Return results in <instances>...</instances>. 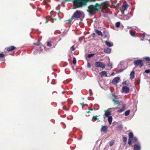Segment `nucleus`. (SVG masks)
Returning <instances> with one entry per match:
<instances>
[{"label": "nucleus", "mask_w": 150, "mask_h": 150, "mask_svg": "<svg viewBox=\"0 0 150 150\" xmlns=\"http://www.w3.org/2000/svg\"><path fill=\"white\" fill-rule=\"evenodd\" d=\"M86 113H90V111H86Z\"/></svg>", "instance_id": "de8ad7c7"}, {"label": "nucleus", "mask_w": 150, "mask_h": 150, "mask_svg": "<svg viewBox=\"0 0 150 150\" xmlns=\"http://www.w3.org/2000/svg\"><path fill=\"white\" fill-rule=\"evenodd\" d=\"M132 140L134 142H137L138 141V139L136 137H134L132 138Z\"/></svg>", "instance_id": "393cba45"}, {"label": "nucleus", "mask_w": 150, "mask_h": 150, "mask_svg": "<svg viewBox=\"0 0 150 150\" xmlns=\"http://www.w3.org/2000/svg\"><path fill=\"white\" fill-rule=\"evenodd\" d=\"M140 82H138L137 83V85H139V84Z\"/></svg>", "instance_id": "8fccbe9b"}, {"label": "nucleus", "mask_w": 150, "mask_h": 150, "mask_svg": "<svg viewBox=\"0 0 150 150\" xmlns=\"http://www.w3.org/2000/svg\"><path fill=\"white\" fill-rule=\"evenodd\" d=\"M108 120L110 125L111 124L112 122V118L111 116H110L108 117Z\"/></svg>", "instance_id": "aec40b11"}, {"label": "nucleus", "mask_w": 150, "mask_h": 150, "mask_svg": "<svg viewBox=\"0 0 150 150\" xmlns=\"http://www.w3.org/2000/svg\"><path fill=\"white\" fill-rule=\"evenodd\" d=\"M130 78L131 80L133 79L134 77V71H132L130 75Z\"/></svg>", "instance_id": "f3484780"}, {"label": "nucleus", "mask_w": 150, "mask_h": 150, "mask_svg": "<svg viewBox=\"0 0 150 150\" xmlns=\"http://www.w3.org/2000/svg\"><path fill=\"white\" fill-rule=\"evenodd\" d=\"M94 55H95L94 54H89L88 55V58H91V57H92Z\"/></svg>", "instance_id": "c85d7f7f"}, {"label": "nucleus", "mask_w": 150, "mask_h": 150, "mask_svg": "<svg viewBox=\"0 0 150 150\" xmlns=\"http://www.w3.org/2000/svg\"><path fill=\"white\" fill-rule=\"evenodd\" d=\"M95 0H74L73 3L74 5L78 7H82L86 5L88 2L94 1Z\"/></svg>", "instance_id": "f03ea898"}, {"label": "nucleus", "mask_w": 150, "mask_h": 150, "mask_svg": "<svg viewBox=\"0 0 150 150\" xmlns=\"http://www.w3.org/2000/svg\"><path fill=\"white\" fill-rule=\"evenodd\" d=\"M59 19L60 20H61V18H59Z\"/></svg>", "instance_id": "052dcab7"}, {"label": "nucleus", "mask_w": 150, "mask_h": 150, "mask_svg": "<svg viewBox=\"0 0 150 150\" xmlns=\"http://www.w3.org/2000/svg\"><path fill=\"white\" fill-rule=\"evenodd\" d=\"M47 45L49 47H51L52 46L51 42L49 41L47 42Z\"/></svg>", "instance_id": "a878e982"}, {"label": "nucleus", "mask_w": 150, "mask_h": 150, "mask_svg": "<svg viewBox=\"0 0 150 150\" xmlns=\"http://www.w3.org/2000/svg\"><path fill=\"white\" fill-rule=\"evenodd\" d=\"M123 70H124L122 69H120L118 70V72L120 73L122 72L123 71Z\"/></svg>", "instance_id": "c03bdc74"}, {"label": "nucleus", "mask_w": 150, "mask_h": 150, "mask_svg": "<svg viewBox=\"0 0 150 150\" xmlns=\"http://www.w3.org/2000/svg\"><path fill=\"white\" fill-rule=\"evenodd\" d=\"M100 8L99 5L96 4L95 5H90L88 7L86 11L88 12L89 15L92 16L98 12Z\"/></svg>", "instance_id": "f257e3e1"}, {"label": "nucleus", "mask_w": 150, "mask_h": 150, "mask_svg": "<svg viewBox=\"0 0 150 150\" xmlns=\"http://www.w3.org/2000/svg\"><path fill=\"white\" fill-rule=\"evenodd\" d=\"M84 98H82V99H83Z\"/></svg>", "instance_id": "bf43d9fd"}, {"label": "nucleus", "mask_w": 150, "mask_h": 150, "mask_svg": "<svg viewBox=\"0 0 150 150\" xmlns=\"http://www.w3.org/2000/svg\"><path fill=\"white\" fill-rule=\"evenodd\" d=\"M108 130V127L106 126H102V127L101 129V131L105 132H106Z\"/></svg>", "instance_id": "4468645a"}, {"label": "nucleus", "mask_w": 150, "mask_h": 150, "mask_svg": "<svg viewBox=\"0 0 150 150\" xmlns=\"http://www.w3.org/2000/svg\"><path fill=\"white\" fill-rule=\"evenodd\" d=\"M88 109H89V110H93L92 109H91L90 108H88Z\"/></svg>", "instance_id": "09e8293b"}, {"label": "nucleus", "mask_w": 150, "mask_h": 150, "mask_svg": "<svg viewBox=\"0 0 150 150\" xmlns=\"http://www.w3.org/2000/svg\"><path fill=\"white\" fill-rule=\"evenodd\" d=\"M124 110V108H122L119 110H118L117 111L118 112H123Z\"/></svg>", "instance_id": "72a5a7b5"}, {"label": "nucleus", "mask_w": 150, "mask_h": 150, "mask_svg": "<svg viewBox=\"0 0 150 150\" xmlns=\"http://www.w3.org/2000/svg\"><path fill=\"white\" fill-rule=\"evenodd\" d=\"M105 44L109 47H112L113 46V43L112 42H110L108 41H106L105 42Z\"/></svg>", "instance_id": "2eb2a0df"}, {"label": "nucleus", "mask_w": 150, "mask_h": 150, "mask_svg": "<svg viewBox=\"0 0 150 150\" xmlns=\"http://www.w3.org/2000/svg\"><path fill=\"white\" fill-rule=\"evenodd\" d=\"M131 27H129V28H130Z\"/></svg>", "instance_id": "680f3d73"}, {"label": "nucleus", "mask_w": 150, "mask_h": 150, "mask_svg": "<svg viewBox=\"0 0 150 150\" xmlns=\"http://www.w3.org/2000/svg\"><path fill=\"white\" fill-rule=\"evenodd\" d=\"M5 56V55L3 53H0V57H4Z\"/></svg>", "instance_id": "c9c22d12"}, {"label": "nucleus", "mask_w": 150, "mask_h": 150, "mask_svg": "<svg viewBox=\"0 0 150 150\" xmlns=\"http://www.w3.org/2000/svg\"><path fill=\"white\" fill-rule=\"evenodd\" d=\"M140 40H141V41H143L144 40V39L143 38H141L140 39Z\"/></svg>", "instance_id": "603ef678"}, {"label": "nucleus", "mask_w": 150, "mask_h": 150, "mask_svg": "<svg viewBox=\"0 0 150 150\" xmlns=\"http://www.w3.org/2000/svg\"><path fill=\"white\" fill-rule=\"evenodd\" d=\"M89 93H90V95L92 94V92L91 91V90L90 89L89 90Z\"/></svg>", "instance_id": "a18cd8bd"}, {"label": "nucleus", "mask_w": 150, "mask_h": 150, "mask_svg": "<svg viewBox=\"0 0 150 150\" xmlns=\"http://www.w3.org/2000/svg\"><path fill=\"white\" fill-rule=\"evenodd\" d=\"M95 64L96 67H100L103 69L105 67V65L103 63L100 62H96Z\"/></svg>", "instance_id": "423d86ee"}, {"label": "nucleus", "mask_w": 150, "mask_h": 150, "mask_svg": "<svg viewBox=\"0 0 150 150\" xmlns=\"http://www.w3.org/2000/svg\"><path fill=\"white\" fill-rule=\"evenodd\" d=\"M128 5L127 3L123 4L122 6V8L124 12L128 8Z\"/></svg>", "instance_id": "ddd939ff"}, {"label": "nucleus", "mask_w": 150, "mask_h": 150, "mask_svg": "<svg viewBox=\"0 0 150 150\" xmlns=\"http://www.w3.org/2000/svg\"><path fill=\"white\" fill-rule=\"evenodd\" d=\"M120 22H117L115 23V26L117 28L119 27L120 26Z\"/></svg>", "instance_id": "bb28decb"}, {"label": "nucleus", "mask_w": 150, "mask_h": 150, "mask_svg": "<svg viewBox=\"0 0 150 150\" xmlns=\"http://www.w3.org/2000/svg\"><path fill=\"white\" fill-rule=\"evenodd\" d=\"M120 79L119 77H115L112 80V83L113 84H116L120 81Z\"/></svg>", "instance_id": "9d476101"}, {"label": "nucleus", "mask_w": 150, "mask_h": 150, "mask_svg": "<svg viewBox=\"0 0 150 150\" xmlns=\"http://www.w3.org/2000/svg\"><path fill=\"white\" fill-rule=\"evenodd\" d=\"M129 32H130V35L132 36H134L135 34L134 33V32H133L132 31H130Z\"/></svg>", "instance_id": "473e14b6"}, {"label": "nucleus", "mask_w": 150, "mask_h": 150, "mask_svg": "<svg viewBox=\"0 0 150 150\" xmlns=\"http://www.w3.org/2000/svg\"><path fill=\"white\" fill-rule=\"evenodd\" d=\"M145 34L144 33H143V35H142V38H144L145 37Z\"/></svg>", "instance_id": "49530a36"}, {"label": "nucleus", "mask_w": 150, "mask_h": 150, "mask_svg": "<svg viewBox=\"0 0 150 150\" xmlns=\"http://www.w3.org/2000/svg\"><path fill=\"white\" fill-rule=\"evenodd\" d=\"M131 27H129V28H130Z\"/></svg>", "instance_id": "e2e57ef3"}, {"label": "nucleus", "mask_w": 150, "mask_h": 150, "mask_svg": "<svg viewBox=\"0 0 150 150\" xmlns=\"http://www.w3.org/2000/svg\"><path fill=\"white\" fill-rule=\"evenodd\" d=\"M16 48V47L14 46H11L9 47H6L5 48V49L8 52H10L15 50Z\"/></svg>", "instance_id": "f8f14e48"}, {"label": "nucleus", "mask_w": 150, "mask_h": 150, "mask_svg": "<svg viewBox=\"0 0 150 150\" xmlns=\"http://www.w3.org/2000/svg\"><path fill=\"white\" fill-rule=\"evenodd\" d=\"M100 74L102 76H105V77H107V75L106 74V72L105 71H103L101 72L100 73Z\"/></svg>", "instance_id": "6ab92c4d"}, {"label": "nucleus", "mask_w": 150, "mask_h": 150, "mask_svg": "<svg viewBox=\"0 0 150 150\" xmlns=\"http://www.w3.org/2000/svg\"><path fill=\"white\" fill-rule=\"evenodd\" d=\"M54 12V11L53 10L51 11L50 12V16H47L46 18L47 20L45 22V23H47L49 21H51L52 23H53L54 21L56 20V18H54L55 16V14H53V13Z\"/></svg>", "instance_id": "7ed1b4c3"}, {"label": "nucleus", "mask_w": 150, "mask_h": 150, "mask_svg": "<svg viewBox=\"0 0 150 150\" xmlns=\"http://www.w3.org/2000/svg\"><path fill=\"white\" fill-rule=\"evenodd\" d=\"M127 141V138L125 137H123V141L124 143H126Z\"/></svg>", "instance_id": "cd10ccee"}, {"label": "nucleus", "mask_w": 150, "mask_h": 150, "mask_svg": "<svg viewBox=\"0 0 150 150\" xmlns=\"http://www.w3.org/2000/svg\"><path fill=\"white\" fill-rule=\"evenodd\" d=\"M40 43L39 42L38 43H34V45H35L39 46L40 45Z\"/></svg>", "instance_id": "37998d69"}, {"label": "nucleus", "mask_w": 150, "mask_h": 150, "mask_svg": "<svg viewBox=\"0 0 150 150\" xmlns=\"http://www.w3.org/2000/svg\"><path fill=\"white\" fill-rule=\"evenodd\" d=\"M95 32L99 36H102V32L99 30H98L97 29H95Z\"/></svg>", "instance_id": "a211bd4d"}, {"label": "nucleus", "mask_w": 150, "mask_h": 150, "mask_svg": "<svg viewBox=\"0 0 150 150\" xmlns=\"http://www.w3.org/2000/svg\"><path fill=\"white\" fill-rule=\"evenodd\" d=\"M71 50L72 51H74L75 50V48L73 46H72L71 47Z\"/></svg>", "instance_id": "79ce46f5"}, {"label": "nucleus", "mask_w": 150, "mask_h": 150, "mask_svg": "<svg viewBox=\"0 0 150 150\" xmlns=\"http://www.w3.org/2000/svg\"><path fill=\"white\" fill-rule=\"evenodd\" d=\"M111 49L109 48L104 49V52L105 53L108 54L110 53L111 52Z\"/></svg>", "instance_id": "dca6fc26"}, {"label": "nucleus", "mask_w": 150, "mask_h": 150, "mask_svg": "<svg viewBox=\"0 0 150 150\" xmlns=\"http://www.w3.org/2000/svg\"><path fill=\"white\" fill-rule=\"evenodd\" d=\"M98 116H95L93 117V119L94 120H96L98 119V118H97Z\"/></svg>", "instance_id": "7c9ffc66"}, {"label": "nucleus", "mask_w": 150, "mask_h": 150, "mask_svg": "<svg viewBox=\"0 0 150 150\" xmlns=\"http://www.w3.org/2000/svg\"><path fill=\"white\" fill-rule=\"evenodd\" d=\"M131 139H128V143L129 145H131Z\"/></svg>", "instance_id": "f704fd0d"}, {"label": "nucleus", "mask_w": 150, "mask_h": 150, "mask_svg": "<svg viewBox=\"0 0 150 150\" xmlns=\"http://www.w3.org/2000/svg\"><path fill=\"white\" fill-rule=\"evenodd\" d=\"M113 98H112V101L114 103L115 105H116L117 106H119L120 105V103L118 100V98L117 97L113 94L112 95Z\"/></svg>", "instance_id": "39448f33"}, {"label": "nucleus", "mask_w": 150, "mask_h": 150, "mask_svg": "<svg viewBox=\"0 0 150 150\" xmlns=\"http://www.w3.org/2000/svg\"><path fill=\"white\" fill-rule=\"evenodd\" d=\"M93 35H95V33H93Z\"/></svg>", "instance_id": "4d7b16f0"}, {"label": "nucleus", "mask_w": 150, "mask_h": 150, "mask_svg": "<svg viewBox=\"0 0 150 150\" xmlns=\"http://www.w3.org/2000/svg\"><path fill=\"white\" fill-rule=\"evenodd\" d=\"M108 66L110 68V69L112 67V64L111 63H109L108 64Z\"/></svg>", "instance_id": "a19ab883"}, {"label": "nucleus", "mask_w": 150, "mask_h": 150, "mask_svg": "<svg viewBox=\"0 0 150 150\" xmlns=\"http://www.w3.org/2000/svg\"><path fill=\"white\" fill-rule=\"evenodd\" d=\"M83 103H82V104H81V105H83Z\"/></svg>", "instance_id": "13d9d810"}, {"label": "nucleus", "mask_w": 150, "mask_h": 150, "mask_svg": "<svg viewBox=\"0 0 150 150\" xmlns=\"http://www.w3.org/2000/svg\"><path fill=\"white\" fill-rule=\"evenodd\" d=\"M144 59L146 61H150V58L149 57H144Z\"/></svg>", "instance_id": "b1692460"}, {"label": "nucleus", "mask_w": 150, "mask_h": 150, "mask_svg": "<svg viewBox=\"0 0 150 150\" xmlns=\"http://www.w3.org/2000/svg\"><path fill=\"white\" fill-rule=\"evenodd\" d=\"M114 143V141H111L110 142V146H112Z\"/></svg>", "instance_id": "2f4dec72"}, {"label": "nucleus", "mask_w": 150, "mask_h": 150, "mask_svg": "<svg viewBox=\"0 0 150 150\" xmlns=\"http://www.w3.org/2000/svg\"><path fill=\"white\" fill-rule=\"evenodd\" d=\"M141 145L139 143L137 144H135L134 147V150H140L141 149Z\"/></svg>", "instance_id": "9b49d317"}, {"label": "nucleus", "mask_w": 150, "mask_h": 150, "mask_svg": "<svg viewBox=\"0 0 150 150\" xmlns=\"http://www.w3.org/2000/svg\"><path fill=\"white\" fill-rule=\"evenodd\" d=\"M62 0H57V1H61L62 2ZM63 0L64 1H72L73 2V1H74V0Z\"/></svg>", "instance_id": "e433bc0d"}, {"label": "nucleus", "mask_w": 150, "mask_h": 150, "mask_svg": "<svg viewBox=\"0 0 150 150\" xmlns=\"http://www.w3.org/2000/svg\"><path fill=\"white\" fill-rule=\"evenodd\" d=\"M145 72L146 73L149 74L150 73V70L149 69L146 70L145 71Z\"/></svg>", "instance_id": "4c0bfd02"}, {"label": "nucleus", "mask_w": 150, "mask_h": 150, "mask_svg": "<svg viewBox=\"0 0 150 150\" xmlns=\"http://www.w3.org/2000/svg\"><path fill=\"white\" fill-rule=\"evenodd\" d=\"M129 139H132L133 137V134L132 132H130L129 134Z\"/></svg>", "instance_id": "4be33fe9"}, {"label": "nucleus", "mask_w": 150, "mask_h": 150, "mask_svg": "<svg viewBox=\"0 0 150 150\" xmlns=\"http://www.w3.org/2000/svg\"><path fill=\"white\" fill-rule=\"evenodd\" d=\"M72 20V19H69V20L67 21V23L69 24L71 22V20Z\"/></svg>", "instance_id": "ea45409f"}, {"label": "nucleus", "mask_w": 150, "mask_h": 150, "mask_svg": "<svg viewBox=\"0 0 150 150\" xmlns=\"http://www.w3.org/2000/svg\"><path fill=\"white\" fill-rule=\"evenodd\" d=\"M53 81H52V84H55L54 83H53Z\"/></svg>", "instance_id": "864d4df0"}, {"label": "nucleus", "mask_w": 150, "mask_h": 150, "mask_svg": "<svg viewBox=\"0 0 150 150\" xmlns=\"http://www.w3.org/2000/svg\"><path fill=\"white\" fill-rule=\"evenodd\" d=\"M83 15H84L83 12L80 11H76L74 13L71 17V19H74V18H79L82 17Z\"/></svg>", "instance_id": "20e7f679"}, {"label": "nucleus", "mask_w": 150, "mask_h": 150, "mask_svg": "<svg viewBox=\"0 0 150 150\" xmlns=\"http://www.w3.org/2000/svg\"><path fill=\"white\" fill-rule=\"evenodd\" d=\"M113 108H109L108 109L106 110H105V115L106 117L110 116V115L111 114V110Z\"/></svg>", "instance_id": "6e6552de"}, {"label": "nucleus", "mask_w": 150, "mask_h": 150, "mask_svg": "<svg viewBox=\"0 0 150 150\" xmlns=\"http://www.w3.org/2000/svg\"><path fill=\"white\" fill-rule=\"evenodd\" d=\"M73 63L74 64H75L76 63V60L74 57H73Z\"/></svg>", "instance_id": "c756f323"}, {"label": "nucleus", "mask_w": 150, "mask_h": 150, "mask_svg": "<svg viewBox=\"0 0 150 150\" xmlns=\"http://www.w3.org/2000/svg\"><path fill=\"white\" fill-rule=\"evenodd\" d=\"M114 74V72H112V74H111L110 76H111V75H113Z\"/></svg>", "instance_id": "3c124183"}, {"label": "nucleus", "mask_w": 150, "mask_h": 150, "mask_svg": "<svg viewBox=\"0 0 150 150\" xmlns=\"http://www.w3.org/2000/svg\"><path fill=\"white\" fill-rule=\"evenodd\" d=\"M130 110H128L126 111L125 113V116H127L129 115L130 113Z\"/></svg>", "instance_id": "5701e85b"}, {"label": "nucleus", "mask_w": 150, "mask_h": 150, "mask_svg": "<svg viewBox=\"0 0 150 150\" xmlns=\"http://www.w3.org/2000/svg\"><path fill=\"white\" fill-rule=\"evenodd\" d=\"M134 64L135 66H137L138 65H139L140 67H142L143 66V63L142 61L141 60H134Z\"/></svg>", "instance_id": "0eeeda50"}, {"label": "nucleus", "mask_w": 150, "mask_h": 150, "mask_svg": "<svg viewBox=\"0 0 150 150\" xmlns=\"http://www.w3.org/2000/svg\"><path fill=\"white\" fill-rule=\"evenodd\" d=\"M81 138H82V136H81V138H80V139H81Z\"/></svg>", "instance_id": "5fc2aeb1"}, {"label": "nucleus", "mask_w": 150, "mask_h": 150, "mask_svg": "<svg viewBox=\"0 0 150 150\" xmlns=\"http://www.w3.org/2000/svg\"><path fill=\"white\" fill-rule=\"evenodd\" d=\"M129 88L126 86H123L122 88V93H128L129 91Z\"/></svg>", "instance_id": "1a4fd4ad"}, {"label": "nucleus", "mask_w": 150, "mask_h": 150, "mask_svg": "<svg viewBox=\"0 0 150 150\" xmlns=\"http://www.w3.org/2000/svg\"><path fill=\"white\" fill-rule=\"evenodd\" d=\"M87 66L88 67L90 68L91 67V65L89 62L87 63Z\"/></svg>", "instance_id": "58836bf2"}, {"label": "nucleus", "mask_w": 150, "mask_h": 150, "mask_svg": "<svg viewBox=\"0 0 150 150\" xmlns=\"http://www.w3.org/2000/svg\"><path fill=\"white\" fill-rule=\"evenodd\" d=\"M129 18L130 17L128 16V15H125L123 17V19L125 20H128Z\"/></svg>", "instance_id": "412c9836"}, {"label": "nucleus", "mask_w": 150, "mask_h": 150, "mask_svg": "<svg viewBox=\"0 0 150 150\" xmlns=\"http://www.w3.org/2000/svg\"><path fill=\"white\" fill-rule=\"evenodd\" d=\"M81 138H82V136H81V138H80V139H81Z\"/></svg>", "instance_id": "6e6d98bb"}]
</instances>
